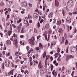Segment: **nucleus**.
<instances>
[{"mask_svg":"<svg viewBox=\"0 0 77 77\" xmlns=\"http://www.w3.org/2000/svg\"><path fill=\"white\" fill-rule=\"evenodd\" d=\"M38 68L40 69V72L41 73L43 72L44 71V67H43V66H42V64L41 63H39L38 65Z\"/></svg>","mask_w":77,"mask_h":77,"instance_id":"nucleus-1","label":"nucleus"},{"mask_svg":"<svg viewBox=\"0 0 77 77\" xmlns=\"http://www.w3.org/2000/svg\"><path fill=\"white\" fill-rule=\"evenodd\" d=\"M29 43L30 44L32 45H34L35 43V42H34V41H35V37H32L31 39L29 40Z\"/></svg>","mask_w":77,"mask_h":77,"instance_id":"nucleus-2","label":"nucleus"},{"mask_svg":"<svg viewBox=\"0 0 77 77\" xmlns=\"http://www.w3.org/2000/svg\"><path fill=\"white\" fill-rule=\"evenodd\" d=\"M67 5L68 6V7H69V8H71V7H72V5H73L72 1L71 0L69 1L67 3Z\"/></svg>","mask_w":77,"mask_h":77,"instance_id":"nucleus-3","label":"nucleus"},{"mask_svg":"<svg viewBox=\"0 0 77 77\" xmlns=\"http://www.w3.org/2000/svg\"><path fill=\"white\" fill-rule=\"evenodd\" d=\"M21 5L22 6V7H25L26 6H27V2L26 1L23 2L21 3Z\"/></svg>","mask_w":77,"mask_h":77,"instance_id":"nucleus-4","label":"nucleus"},{"mask_svg":"<svg viewBox=\"0 0 77 77\" xmlns=\"http://www.w3.org/2000/svg\"><path fill=\"white\" fill-rule=\"evenodd\" d=\"M24 23L25 24H26V26H29V25L28 23V18H27L26 17L25 18Z\"/></svg>","mask_w":77,"mask_h":77,"instance_id":"nucleus-5","label":"nucleus"},{"mask_svg":"<svg viewBox=\"0 0 77 77\" xmlns=\"http://www.w3.org/2000/svg\"><path fill=\"white\" fill-rule=\"evenodd\" d=\"M10 64V62L8 60H6L5 62V64L6 66H9Z\"/></svg>","mask_w":77,"mask_h":77,"instance_id":"nucleus-6","label":"nucleus"},{"mask_svg":"<svg viewBox=\"0 0 77 77\" xmlns=\"http://www.w3.org/2000/svg\"><path fill=\"white\" fill-rule=\"evenodd\" d=\"M66 21L67 23H70L71 22V19L69 17H67L66 19Z\"/></svg>","mask_w":77,"mask_h":77,"instance_id":"nucleus-7","label":"nucleus"},{"mask_svg":"<svg viewBox=\"0 0 77 77\" xmlns=\"http://www.w3.org/2000/svg\"><path fill=\"white\" fill-rule=\"evenodd\" d=\"M73 57H74V56H73L69 55L68 57H66V60H69V59L73 58Z\"/></svg>","mask_w":77,"mask_h":77,"instance_id":"nucleus-8","label":"nucleus"},{"mask_svg":"<svg viewBox=\"0 0 77 77\" xmlns=\"http://www.w3.org/2000/svg\"><path fill=\"white\" fill-rule=\"evenodd\" d=\"M38 16L39 15H38V14L36 13H35L33 14V17H34V18H38Z\"/></svg>","mask_w":77,"mask_h":77,"instance_id":"nucleus-9","label":"nucleus"},{"mask_svg":"<svg viewBox=\"0 0 77 77\" xmlns=\"http://www.w3.org/2000/svg\"><path fill=\"white\" fill-rule=\"evenodd\" d=\"M55 2L56 6H59V3L58 1H57V0H55Z\"/></svg>","mask_w":77,"mask_h":77,"instance_id":"nucleus-10","label":"nucleus"},{"mask_svg":"<svg viewBox=\"0 0 77 77\" xmlns=\"http://www.w3.org/2000/svg\"><path fill=\"white\" fill-rule=\"evenodd\" d=\"M50 35H48V39L47 40V35H45V39L46 40H47V41H49V39H50Z\"/></svg>","mask_w":77,"mask_h":77,"instance_id":"nucleus-11","label":"nucleus"},{"mask_svg":"<svg viewBox=\"0 0 77 77\" xmlns=\"http://www.w3.org/2000/svg\"><path fill=\"white\" fill-rule=\"evenodd\" d=\"M36 63V65L38 64V61H37L36 60H33L32 63V64H33L34 65H35V64Z\"/></svg>","mask_w":77,"mask_h":77,"instance_id":"nucleus-12","label":"nucleus"},{"mask_svg":"<svg viewBox=\"0 0 77 77\" xmlns=\"http://www.w3.org/2000/svg\"><path fill=\"white\" fill-rule=\"evenodd\" d=\"M52 74L53 75H54L55 77H56V75H57V73L55 72V70L52 72Z\"/></svg>","mask_w":77,"mask_h":77,"instance_id":"nucleus-13","label":"nucleus"},{"mask_svg":"<svg viewBox=\"0 0 77 77\" xmlns=\"http://www.w3.org/2000/svg\"><path fill=\"white\" fill-rule=\"evenodd\" d=\"M6 44L8 45H11V42L10 40H8L6 41Z\"/></svg>","mask_w":77,"mask_h":77,"instance_id":"nucleus-14","label":"nucleus"},{"mask_svg":"<svg viewBox=\"0 0 77 77\" xmlns=\"http://www.w3.org/2000/svg\"><path fill=\"white\" fill-rule=\"evenodd\" d=\"M39 47L40 48L42 49V48H44V45H42L41 43H40L39 45Z\"/></svg>","mask_w":77,"mask_h":77,"instance_id":"nucleus-15","label":"nucleus"},{"mask_svg":"<svg viewBox=\"0 0 77 77\" xmlns=\"http://www.w3.org/2000/svg\"><path fill=\"white\" fill-rule=\"evenodd\" d=\"M21 26H17V29L18 31H20V30H21Z\"/></svg>","mask_w":77,"mask_h":77,"instance_id":"nucleus-16","label":"nucleus"},{"mask_svg":"<svg viewBox=\"0 0 77 77\" xmlns=\"http://www.w3.org/2000/svg\"><path fill=\"white\" fill-rule=\"evenodd\" d=\"M62 23V22H61V21L59 20V21H58L57 22V24L58 25V26H60V24Z\"/></svg>","mask_w":77,"mask_h":77,"instance_id":"nucleus-17","label":"nucleus"},{"mask_svg":"<svg viewBox=\"0 0 77 77\" xmlns=\"http://www.w3.org/2000/svg\"><path fill=\"white\" fill-rule=\"evenodd\" d=\"M24 27H23L22 28V29L20 32V33H24Z\"/></svg>","mask_w":77,"mask_h":77,"instance_id":"nucleus-18","label":"nucleus"},{"mask_svg":"<svg viewBox=\"0 0 77 77\" xmlns=\"http://www.w3.org/2000/svg\"><path fill=\"white\" fill-rule=\"evenodd\" d=\"M46 56V52L45 51L43 55V58H45Z\"/></svg>","mask_w":77,"mask_h":77,"instance_id":"nucleus-19","label":"nucleus"},{"mask_svg":"<svg viewBox=\"0 0 77 77\" xmlns=\"http://www.w3.org/2000/svg\"><path fill=\"white\" fill-rule=\"evenodd\" d=\"M56 45V42H53L51 44V45Z\"/></svg>","mask_w":77,"mask_h":77,"instance_id":"nucleus-20","label":"nucleus"},{"mask_svg":"<svg viewBox=\"0 0 77 77\" xmlns=\"http://www.w3.org/2000/svg\"><path fill=\"white\" fill-rule=\"evenodd\" d=\"M12 34V31H8V35L9 36H10Z\"/></svg>","mask_w":77,"mask_h":77,"instance_id":"nucleus-21","label":"nucleus"},{"mask_svg":"<svg viewBox=\"0 0 77 77\" xmlns=\"http://www.w3.org/2000/svg\"><path fill=\"white\" fill-rule=\"evenodd\" d=\"M64 41H65V38H64V37H63L61 44H63V43L64 42Z\"/></svg>","mask_w":77,"mask_h":77,"instance_id":"nucleus-22","label":"nucleus"},{"mask_svg":"<svg viewBox=\"0 0 77 77\" xmlns=\"http://www.w3.org/2000/svg\"><path fill=\"white\" fill-rule=\"evenodd\" d=\"M4 5H5V3H3V2H2L0 3V5L1 6H3Z\"/></svg>","mask_w":77,"mask_h":77,"instance_id":"nucleus-23","label":"nucleus"},{"mask_svg":"<svg viewBox=\"0 0 77 77\" xmlns=\"http://www.w3.org/2000/svg\"><path fill=\"white\" fill-rule=\"evenodd\" d=\"M18 53H19V52L18 51L17 52H16L15 53V55L16 56H19V54H18Z\"/></svg>","mask_w":77,"mask_h":77,"instance_id":"nucleus-24","label":"nucleus"},{"mask_svg":"<svg viewBox=\"0 0 77 77\" xmlns=\"http://www.w3.org/2000/svg\"><path fill=\"white\" fill-rule=\"evenodd\" d=\"M57 60L58 62H60L61 61V58H60V57H59L57 59Z\"/></svg>","mask_w":77,"mask_h":77,"instance_id":"nucleus-25","label":"nucleus"},{"mask_svg":"<svg viewBox=\"0 0 77 77\" xmlns=\"http://www.w3.org/2000/svg\"><path fill=\"white\" fill-rule=\"evenodd\" d=\"M21 19H20L19 20H18L17 21V23H20L21 22Z\"/></svg>","mask_w":77,"mask_h":77,"instance_id":"nucleus-26","label":"nucleus"},{"mask_svg":"<svg viewBox=\"0 0 77 77\" xmlns=\"http://www.w3.org/2000/svg\"><path fill=\"white\" fill-rule=\"evenodd\" d=\"M55 57H58V54L57 53H56L54 54Z\"/></svg>","mask_w":77,"mask_h":77,"instance_id":"nucleus-27","label":"nucleus"},{"mask_svg":"<svg viewBox=\"0 0 77 77\" xmlns=\"http://www.w3.org/2000/svg\"><path fill=\"white\" fill-rule=\"evenodd\" d=\"M58 32H60V33H61L62 32V28H60L58 31Z\"/></svg>","mask_w":77,"mask_h":77,"instance_id":"nucleus-28","label":"nucleus"},{"mask_svg":"<svg viewBox=\"0 0 77 77\" xmlns=\"http://www.w3.org/2000/svg\"><path fill=\"white\" fill-rule=\"evenodd\" d=\"M38 26V28H39L40 26V23H39V22H38V24H37Z\"/></svg>","mask_w":77,"mask_h":77,"instance_id":"nucleus-29","label":"nucleus"},{"mask_svg":"<svg viewBox=\"0 0 77 77\" xmlns=\"http://www.w3.org/2000/svg\"><path fill=\"white\" fill-rule=\"evenodd\" d=\"M49 57H50V55H47L46 57V60H48L49 59Z\"/></svg>","mask_w":77,"mask_h":77,"instance_id":"nucleus-30","label":"nucleus"},{"mask_svg":"<svg viewBox=\"0 0 77 77\" xmlns=\"http://www.w3.org/2000/svg\"><path fill=\"white\" fill-rule=\"evenodd\" d=\"M64 69H65V67L63 66L62 67V69H61V71H64Z\"/></svg>","mask_w":77,"mask_h":77,"instance_id":"nucleus-31","label":"nucleus"},{"mask_svg":"<svg viewBox=\"0 0 77 77\" xmlns=\"http://www.w3.org/2000/svg\"><path fill=\"white\" fill-rule=\"evenodd\" d=\"M65 44H66V45H67V44H68V40H66Z\"/></svg>","mask_w":77,"mask_h":77,"instance_id":"nucleus-32","label":"nucleus"},{"mask_svg":"<svg viewBox=\"0 0 77 77\" xmlns=\"http://www.w3.org/2000/svg\"><path fill=\"white\" fill-rule=\"evenodd\" d=\"M12 26L14 28H16V26H15L14 24H12Z\"/></svg>","mask_w":77,"mask_h":77,"instance_id":"nucleus-33","label":"nucleus"},{"mask_svg":"<svg viewBox=\"0 0 77 77\" xmlns=\"http://www.w3.org/2000/svg\"><path fill=\"white\" fill-rule=\"evenodd\" d=\"M69 48V47H68L67 48L66 50V53H68V48Z\"/></svg>","mask_w":77,"mask_h":77,"instance_id":"nucleus-34","label":"nucleus"},{"mask_svg":"<svg viewBox=\"0 0 77 77\" xmlns=\"http://www.w3.org/2000/svg\"><path fill=\"white\" fill-rule=\"evenodd\" d=\"M0 35L2 38H3V33L1 32L0 33Z\"/></svg>","mask_w":77,"mask_h":77,"instance_id":"nucleus-35","label":"nucleus"},{"mask_svg":"<svg viewBox=\"0 0 77 77\" xmlns=\"http://www.w3.org/2000/svg\"><path fill=\"white\" fill-rule=\"evenodd\" d=\"M5 21H6V19L5 18H3L2 19V21L3 22H5Z\"/></svg>","mask_w":77,"mask_h":77,"instance_id":"nucleus-36","label":"nucleus"},{"mask_svg":"<svg viewBox=\"0 0 77 77\" xmlns=\"http://www.w3.org/2000/svg\"><path fill=\"white\" fill-rule=\"evenodd\" d=\"M53 16L51 15H50V14H49L48 15V17L49 18H52V17H53Z\"/></svg>","mask_w":77,"mask_h":77,"instance_id":"nucleus-37","label":"nucleus"},{"mask_svg":"<svg viewBox=\"0 0 77 77\" xmlns=\"http://www.w3.org/2000/svg\"><path fill=\"white\" fill-rule=\"evenodd\" d=\"M62 13H63V16H65V11H64V10H63V12H62Z\"/></svg>","mask_w":77,"mask_h":77,"instance_id":"nucleus-38","label":"nucleus"},{"mask_svg":"<svg viewBox=\"0 0 77 77\" xmlns=\"http://www.w3.org/2000/svg\"><path fill=\"white\" fill-rule=\"evenodd\" d=\"M26 49H27V51H29V49H30V48H29V46H27Z\"/></svg>","mask_w":77,"mask_h":77,"instance_id":"nucleus-39","label":"nucleus"},{"mask_svg":"<svg viewBox=\"0 0 77 77\" xmlns=\"http://www.w3.org/2000/svg\"><path fill=\"white\" fill-rule=\"evenodd\" d=\"M50 59H51V61H52V60H53V57L51 56L50 57Z\"/></svg>","mask_w":77,"mask_h":77,"instance_id":"nucleus-40","label":"nucleus"},{"mask_svg":"<svg viewBox=\"0 0 77 77\" xmlns=\"http://www.w3.org/2000/svg\"><path fill=\"white\" fill-rule=\"evenodd\" d=\"M44 21V20L42 19L40 21V22L41 24H42V22Z\"/></svg>","mask_w":77,"mask_h":77,"instance_id":"nucleus-41","label":"nucleus"},{"mask_svg":"<svg viewBox=\"0 0 77 77\" xmlns=\"http://www.w3.org/2000/svg\"><path fill=\"white\" fill-rule=\"evenodd\" d=\"M2 66L3 68V69H4V68H5V66L4 65V63H2Z\"/></svg>","mask_w":77,"mask_h":77,"instance_id":"nucleus-42","label":"nucleus"},{"mask_svg":"<svg viewBox=\"0 0 77 77\" xmlns=\"http://www.w3.org/2000/svg\"><path fill=\"white\" fill-rule=\"evenodd\" d=\"M57 52L58 53H59L60 52V48H58V49L57 50Z\"/></svg>","mask_w":77,"mask_h":77,"instance_id":"nucleus-43","label":"nucleus"},{"mask_svg":"<svg viewBox=\"0 0 77 77\" xmlns=\"http://www.w3.org/2000/svg\"><path fill=\"white\" fill-rule=\"evenodd\" d=\"M8 11H7L5 12V15H7L8 14Z\"/></svg>","mask_w":77,"mask_h":77,"instance_id":"nucleus-44","label":"nucleus"},{"mask_svg":"<svg viewBox=\"0 0 77 77\" xmlns=\"http://www.w3.org/2000/svg\"><path fill=\"white\" fill-rule=\"evenodd\" d=\"M41 38V35H38L37 37V39H39Z\"/></svg>","mask_w":77,"mask_h":77,"instance_id":"nucleus-45","label":"nucleus"},{"mask_svg":"<svg viewBox=\"0 0 77 77\" xmlns=\"http://www.w3.org/2000/svg\"><path fill=\"white\" fill-rule=\"evenodd\" d=\"M29 6H30V7H32V4L29 3Z\"/></svg>","mask_w":77,"mask_h":77,"instance_id":"nucleus-46","label":"nucleus"},{"mask_svg":"<svg viewBox=\"0 0 77 77\" xmlns=\"http://www.w3.org/2000/svg\"><path fill=\"white\" fill-rule=\"evenodd\" d=\"M49 15H51V16H53V13H51Z\"/></svg>","mask_w":77,"mask_h":77,"instance_id":"nucleus-47","label":"nucleus"},{"mask_svg":"<svg viewBox=\"0 0 77 77\" xmlns=\"http://www.w3.org/2000/svg\"><path fill=\"white\" fill-rule=\"evenodd\" d=\"M21 38H24V35H21L20 36Z\"/></svg>","mask_w":77,"mask_h":77,"instance_id":"nucleus-48","label":"nucleus"},{"mask_svg":"<svg viewBox=\"0 0 77 77\" xmlns=\"http://www.w3.org/2000/svg\"><path fill=\"white\" fill-rule=\"evenodd\" d=\"M14 37H16V36L17 37V35L15 34V33H14Z\"/></svg>","mask_w":77,"mask_h":77,"instance_id":"nucleus-49","label":"nucleus"},{"mask_svg":"<svg viewBox=\"0 0 77 77\" xmlns=\"http://www.w3.org/2000/svg\"><path fill=\"white\" fill-rule=\"evenodd\" d=\"M51 31H49L48 32V33H49V34H51Z\"/></svg>","mask_w":77,"mask_h":77,"instance_id":"nucleus-50","label":"nucleus"},{"mask_svg":"<svg viewBox=\"0 0 77 77\" xmlns=\"http://www.w3.org/2000/svg\"><path fill=\"white\" fill-rule=\"evenodd\" d=\"M74 71H73L71 75L72 77H73V75H74Z\"/></svg>","mask_w":77,"mask_h":77,"instance_id":"nucleus-51","label":"nucleus"},{"mask_svg":"<svg viewBox=\"0 0 77 77\" xmlns=\"http://www.w3.org/2000/svg\"><path fill=\"white\" fill-rule=\"evenodd\" d=\"M56 63V60H55L53 62V63L54 64H55V63Z\"/></svg>","mask_w":77,"mask_h":77,"instance_id":"nucleus-52","label":"nucleus"},{"mask_svg":"<svg viewBox=\"0 0 77 77\" xmlns=\"http://www.w3.org/2000/svg\"><path fill=\"white\" fill-rule=\"evenodd\" d=\"M69 15H70L71 16H72V13H71V12H69Z\"/></svg>","mask_w":77,"mask_h":77,"instance_id":"nucleus-53","label":"nucleus"},{"mask_svg":"<svg viewBox=\"0 0 77 77\" xmlns=\"http://www.w3.org/2000/svg\"><path fill=\"white\" fill-rule=\"evenodd\" d=\"M18 77H22V75H21V74H19L18 75Z\"/></svg>","mask_w":77,"mask_h":77,"instance_id":"nucleus-54","label":"nucleus"},{"mask_svg":"<svg viewBox=\"0 0 77 77\" xmlns=\"http://www.w3.org/2000/svg\"><path fill=\"white\" fill-rule=\"evenodd\" d=\"M8 11H9V12H10L11 11V8H8Z\"/></svg>","mask_w":77,"mask_h":77,"instance_id":"nucleus-55","label":"nucleus"},{"mask_svg":"<svg viewBox=\"0 0 77 77\" xmlns=\"http://www.w3.org/2000/svg\"><path fill=\"white\" fill-rule=\"evenodd\" d=\"M39 48L38 47H37L36 48V50H39Z\"/></svg>","mask_w":77,"mask_h":77,"instance_id":"nucleus-56","label":"nucleus"},{"mask_svg":"<svg viewBox=\"0 0 77 77\" xmlns=\"http://www.w3.org/2000/svg\"><path fill=\"white\" fill-rule=\"evenodd\" d=\"M6 51H3L2 52V54H5Z\"/></svg>","mask_w":77,"mask_h":77,"instance_id":"nucleus-57","label":"nucleus"},{"mask_svg":"<svg viewBox=\"0 0 77 77\" xmlns=\"http://www.w3.org/2000/svg\"><path fill=\"white\" fill-rule=\"evenodd\" d=\"M29 23H32V20H30L29 21Z\"/></svg>","mask_w":77,"mask_h":77,"instance_id":"nucleus-58","label":"nucleus"},{"mask_svg":"<svg viewBox=\"0 0 77 77\" xmlns=\"http://www.w3.org/2000/svg\"><path fill=\"white\" fill-rule=\"evenodd\" d=\"M19 61H20V60L18 59H17V61H16V63H17V62H18Z\"/></svg>","mask_w":77,"mask_h":77,"instance_id":"nucleus-59","label":"nucleus"},{"mask_svg":"<svg viewBox=\"0 0 77 77\" xmlns=\"http://www.w3.org/2000/svg\"><path fill=\"white\" fill-rule=\"evenodd\" d=\"M31 52V50L29 51H28V54H30Z\"/></svg>","mask_w":77,"mask_h":77,"instance_id":"nucleus-60","label":"nucleus"},{"mask_svg":"<svg viewBox=\"0 0 77 77\" xmlns=\"http://www.w3.org/2000/svg\"><path fill=\"white\" fill-rule=\"evenodd\" d=\"M43 11H44L45 10V6H43Z\"/></svg>","mask_w":77,"mask_h":77,"instance_id":"nucleus-61","label":"nucleus"},{"mask_svg":"<svg viewBox=\"0 0 77 77\" xmlns=\"http://www.w3.org/2000/svg\"><path fill=\"white\" fill-rule=\"evenodd\" d=\"M66 72H68L69 74V73H70V72L69 71V70H67L66 71Z\"/></svg>","mask_w":77,"mask_h":77,"instance_id":"nucleus-62","label":"nucleus"},{"mask_svg":"<svg viewBox=\"0 0 77 77\" xmlns=\"http://www.w3.org/2000/svg\"><path fill=\"white\" fill-rule=\"evenodd\" d=\"M73 14H77V11H75V12H73Z\"/></svg>","mask_w":77,"mask_h":77,"instance_id":"nucleus-63","label":"nucleus"},{"mask_svg":"<svg viewBox=\"0 0 77 77\" xmlns=\"http://www.w3.org/2000/svg\"><path fill=\"white\" fill-rule=\"evenodd\" d=\"M7 48L6 47H5L4 48V50H6Z\"/></svg>","mask_w":77,"mask_h":77,"instance_id":"nucleus-64","label":"nucleus"}]
</instances>
